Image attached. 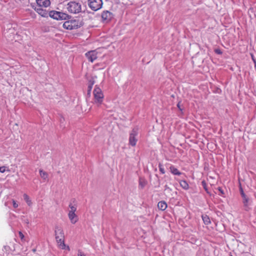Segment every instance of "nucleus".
Returning <instances> with one entry per match:
<instances>
[{"instance_id": "5701e85b", "label": "nucleus", "mask_w": 256, "mask_h": 256, "mask_svg": "<svg viewBox=\"0 0 256 256\" xmlns=\"http://www.w3.org/2000/svg\"><path fill=\"white\" fill-rule=\"evenodd\" d=\"M8 31L10 32V34H13L14 32V30L13 28H8V30H4V34L6 38L8 37Z\"/></svg>"}, {"instance_id": "bb28decb", "label": "nucleus", "mask_w": 256, "mask_h": 256, "mask_svg": "<svg viewBox=\"0 0 256 256\" xmlns=\"http://www.w3.org/2000/svg\"><path fill=\"white\" fill-rule=\"evenodd\" d=\"M202 186L204 188V190L208 193V192L207 186H206V182L204 180L202 181Z\"/></svg>"}, {"instance_id": "1a4fd4ad", "label": "nucleus", "mask_w": 256, "mask_h": 256, "mask_svg": "<svg viewBox=\"0 0 256 256\" xmlns=\"http://www.w3.org/2000/svg\"><path fill=\"white\" fill-rule=\"evenodd\" d=\"M68 217L72 224H76L78 220V216L76 213H68Z\"/></svg>"}, {"instance_id": "7ed1b4c3", "label": "nucleus", "mask_w": 256, "mask_h": 256, "mask_svg": "<svg viewBox=\"0 0 256 256\" xmlns=\"http://www.w3.org/2000/svg\"><path fill=\"white\" fill-rule=\"evenodd\" d=\"M93 94L94 102L96 104H100L102 102L104 98V94L101 89L96 86L94 90Z\"/></svg>"}, {"instance_id": "ddd939ff", "label": "nucleus", "mask_w": 256, "mask_h": 256, "mask_svg": "<svg viewBox=\"0 0 256 256\" xmlns=\"http://www.w3.org/2000/svg\"><path fill=\"white\" fill-rule=\"evenodd\" d=\"M60 14H61V12H56V11H51L49 12V16L54 19H56L57 20H58V18H60Z\"/></svg>"}, {"instance_id": "f704fd0d", "label": "nucleus", "mask_w": 256, "mask_h": 256, "mask_svg": "<svg viewBox=\"0 0 256 256\" xmlns=\"http://www.w3.org/2000/svg\"><path fill=\"white\" fill-rule=\"evenodd\" d=\"M177 107L178 108V109L180 111L182 110V109L180 108V102L177 104Z\"/></svg>"}, {"instance_id": "4be33fe9", "label": "nucleus", "mask_w": 256, "mask_h": 256, "mask_svg": "<svg viewBox=\"0 0 256 256\" xmlns=\"http://www.w3.org/2000/svg\"><path fill=\"white\" fill-rule=\"evenodd\" d=\"M110 16V13L108 12H104L102 14V19L106 20H108Z\"/></svg>"}, {"instance_id": "473e14b6", "label": "nucleus", "mask_w": 256, "mask_h": 256, "mask_svg": "<svg viewBox=\"0 0 256 256\" xmlns=\"http://www.w3.org/2000/svg\"><path fill=\"white\" fill-rule=\"evenodd\" d=\"M214 52L216 54H222V52L221 51V50L220 49H218V48L215 49L214 50Z\"/></svg>"}, {"instance_id": "7c9ffc66", "label": "nucleus", "mask_w": 256, "mask_h": 256, "mask_svg": "<svg viewBox=\"0 0 256 256\" xmlns=\"http://www.w3.org/2000/svg\"><path fill=\"white\" fill-rule=\"evenodd\" d=\"M218 190L220 192V195L222 196H223V195L224 194V190L222 189V188H220V187H218Z\"/></svg>"}, {"instance_id": "f03ea898", "label": "nucleus", "mask_w": 256, "mask_h": 256, "mask_svg": "<svg viewBox=\"0 0 256 256\" xmlns=\"http://www.w3.org/2000/svg\"><path fill=\"white\" fill-rule=\"evenodd\" d=\"M66 8L72 14H78L82 10V6L76 2H70L67 4Z\"/></svg>"}, {"instance_id": "9d476101", "label": "nucleus", "mask_w": 256, "mask_h": 256, "mask_svg": "<svg viewBox=\"0 0 256 256\" xmlns=\"http://www.w3.org/2000/svg\"><path fill=\"white\" fill-rule=\"evenodd\" d=\"M38 6L48 7L50 4V0H36Z\"/></svg>"}, {"instance_id": "c9c22d12", "label": "nucleus", "mask_w": 256, "mask_h": 256, "mask_svg": "<svg viewBox=\"0 0 256 256\" xmlns=\"http://www.w3.org/2000/svg\"><path fill=\"white\" fill-rule=\"evenodd\" d=\"M252 59L254 62L255 64V67H256V60L252 56Z\"/></svg>"}, {"instance_id": "cd10ccee", "label": "nucleus", "mask_w": 256, "mask_h": 256, "mask_svg": "<svg viewBox=\"0 0 256 256\" xmlns=\"http://www.w3.org/2000/svg\"><path fill=\"white\" fill-rule=\"evenodd\" d=\"M12 203L14 208H17L18 206V203H17L15 200H12Z\"/></svg>"}, {"instance_id": "c756f323", "label": "nucleus", "mask_w": 256, "mask_h": 256, "mask_svg": "<svg viewBox=\"0 0 256 256\" xmlns=\"http://www.w3.org/2000/svg\"><path fill=\"white\" fill-rule=\"evenodd\" d=\"M18 234H19V236H20L21 240L22 241H24V234L22 233V232H19Z\"/></svg>"}, {"instance_id": "423d86ee", "label": "nucleus", "mask_w": 256, "mask_h": 256, "mask_svg": "<svg viewBox=\"0 0 256 256\" xmlns=\"http://www.w3.org/2000/svg\"><path fill=\"white\" fill-rule=\"evenodd\" d=\"M98 50H91L86 53V56L90 62H92L97 58L98 53Z\"/></svg>"}, {"instance_id": "412c9836", "label": "nucleus", "mask_w": 256, "mask_h": 256, "mask_svg": "<svg viewBox=\"0 0 256 256\" xmlns=\"http://www.w3.org/2000/svg\"><path fill=\"white\" fill-rule=\"evenodd\" d=\"M24 198L28 205L30 206L32 204V202L28 196L26 194H24Z\"/></svg>"}, {"instance_id": "f8f14e48", "label": "nucleus", "mask_w": 256, "mask_h": 256, "mask_svg": "<svg viewBox=\"0 0 256 256\" xmlns=\"http://www.w3.org/2000/svg\"><path fill=\"white\" fill-rule=\"evenodd\" d=\"M96 76H92V78L89 80L88 81V94H90V91L92 89V86L95 83V78H96Z\"/></svg>"}, {"instance_id": "9b49d317", "label": "nucleus", "mask_w": 256, "mask_h": 256, "mask_svg": "<svg viewBox=\"0 0 256 256\" xmlns=\"http://www.w3.org/2000/svg\"><path fill=\"white\" fill-rule=\"evenodd\" d=\"M69 210L68 211V213H76V212L77 209V205L76 203L70 202L68 206Z\"/></svg>"}, {"instance_id": "2eb2a0df", "label": "nucleus", "mask_w": 256, "mask_h": 256, "mask_svg": "<svg viewBox=\"0 0 256 256\" xmlns=\"http://www.w3.org/2000/svg\"><path fill=\"white\" fill-rule=\"evenodd\" d=\"M167 204L165 201L162 200L158 202V208L161 210H164L167 208Z\"/></svg>"}, {"instance_id": "a211bd4d", "label": "nucleus", "mask_w": 256, "mask_h": 256, "mask_svg": "<svg viewBox=\"0 0 256 256\" xmlns=\"http://www.w3.org/2000/svg\"><path fill=\"white\" fill-rule=\"evenodd\" d=\"M180 186L185 190H187L189 188V185L186 181L182 180L180 182Z\"/></svg>"}, {"instance_id": "20e7f679", "label": "nucleus", "mask_w": 256, "mask_h": 256, "mask_svg": "<svg viewBox=\"0 0 256 256\" xmlns=\"http://www.w3.org/2000/svg\"><path fill=\"white\" fill-rule=\"evenodd\" d=\"M138 134V128L137 127L134 128L130 134L129 137V144L132 146L136 145L138 139L136 136Z\"/></svg>"}, {"instance_id": "39448f33", "label": "nucleus", "mask_w": 256, "mask_h": 256, "mask_svg": "<svg viewBox=\"0 0 256 256\" xmlns=\"http://www.w3.org/2000/svg\"><path fill=\"white\" fill-rule=\"evenodd\" d=\"M102 0H88L89 6L94 11L100 9L102 8Z\"/></svg>"}, {"instance_id": "4468645a", "label": "nucleus", "mask_w": 256, "mask_h": 256, "mask_svg": "<svg viewBox=\"0 0 256 256\" xmlns=\"http://www.w3.org/2000/svg\"><path fill=\"white\" fill-rule=\"evenodd\" d=\"M170 170L174 175L180 176L182 173L174 166L171 165L170 167Z\"/></svg>"}, {"instance_id": "72a5a7b5", "label": "nucleus", "mask_w": 256, "mask_h": 256, "mask_svg": "<svg viewBox=\"0 0 256 256\" xmlns=\"http://www.w3.org/2000/svg\"><path fill=\"white\" fill-rule=\"evenodd\" d=\"M6 168L5 166H0V172H4L6 171Z\"/></svg>"}, {"instance_id": "c85d7f7f", "label": "nucleus", "mask_w": 256, "mask_h": 256, "mask_svg": "<svg viewBox=\"0 0 256 256\" xmlns=\"http://www.w3.org/2000/svg\"><path fill=\"white\" fill-rule=\"evenodd\" d=\"M240 194H241V196L242 198L246 196V194H244V192L243 190V189L242 188L241 186L240 188Z\"/></svg>"}, {"instance_id": "6e6552de", "label": "nucleus", "mask_w": 256, "mask_h": 256, "mask_svg": "<svg viewBox=\"0 0 256 256\" xmlns=\"http://www.w3.org/2000/svg\"><path fill=\"white\" fill-rule=\"evenodd\" d=\"M34 10L36 11L40 16L42 17L46 18L49 15L48 12L46 10L42 8V6H36Z\"/></svg>"}, {"instance_id": "a878e982", "label": "nucleus", "mask_w": 256, "mask_h": 256, "mask_svg": "<svg viewBox=\"0 0 256 256\" xmlns=\"http://www.w3.org/2000/svg\"><path fill=\"white\" fill-rule=\"evenodd\" d=\"M158 168L160 172L162 174H164L165 173V170L163 166V165L161 163L158 164Z\"/></svg>"}, {"instance_id": "0eeeda50", "label": "nucleus", "mask_w": 256, "mask_h": 256, "mask_svg": "<svg viewBox=\"0 0 256 256\" xmlns=\"http://www.w3.org/2000/svg\"><path fill=\"white\" fill-rule=\"evenodd\" d=\"M56 239L64 238V233L62 228L59 226H56L54 228Z\"/></svg>"}, {"instance_id": "6ab92c4d", "label": "nucleus", "mask_w": 256, "mask_h": 256, "mask_svg": "<svg viewBox=\"0 0 256 256\" xmlns=\"http://www.w3.org/2000/svg\"><path fill=\"white\" fill-rule=\"evenodd\" d=\"M202 218L205 224L208 225L210 224V218L207 215H202Z\"/></svg>"}, {"instance_id": "b1692460", "label": "nucleus", "mask_w": 256, "mask_h": 256, "mask_svg": "<svg viewBox=\"0 0 256 256\" xmlns=\"http://www.w3.org/2000/svg\"><path fill=\"white\" fill-rule=\"evenodd\" d=\"M61 14H60V16H58V17H60L58 20H66L68 18V15L66 14L61 12Z\"/></svg>"}, {"instance_id": "4c0bfd02", "label": "nucleus", "mask_w": 256, "mask_h": 256, "mask_svg": "<svg viewBox=\"0 0 256 256\" xmlns=\"http://www.w3.org/2000/svg\"><path fill=\"white\" fill-rule=\"evenodd\" d=\"M36 251V249H33V250H32V252H35Z\"/></svg>"}, {"instance_id": "58836bf2", "label": "nucleus", "mask_w": 256, "mask_h": 256, "mask_svg": "<svg viewBox=\"0 0 256 256\" xmlns=\"http://www.w3.org/2000/svg\"><path fill=\"white\" fill-rule=\"evenodd\" d=\"M230 256H232V255H230Z\"/></svg>"}, {"instance_id": "f257e3e1", "label": "nucleus", "mask_w": 256, "mask_h": 256, "mask_svg": "<svg viewBox=\"0 0 256 256\" xmlns=\"http://www.w3.org/2000/svg\"><path fill=\"white\" fill-rule=\"evenodd\" d=\"M82 25L81 20L76 19L65 22L63 24V27L66 30H74L80 28Z\"/></svg>"}, {"instance_id": "dca6fc26", "label": "nucleus", "mask_w": 256, "mask_h": 256, "mask_svg": "<svg viewBox=\"0 0 256 256\" xmlns=\"http://www.w3.org/2000/svg\"><path fill=\"white\" fill-rule=\"evenodd\" d=\"M248 202H249V198L247 196L242 197V202L244 204V210L246 211H248L250 209V208L248 207Z\"/></svg>"}, {"instance_id": "2f4dec72", "label": "nucleus", "mask_w": 256, "mask_h": 256, "mask_svg": "<svg viewBox=\"0 0 256 256\" xmlns=\"http://www.w3.org/2000/svg\"><path fill=\"white\" fill-rule=\"evenodd\" d=\"M78 256H85L84 254L80 250H78Z\"/></svg>"}, {"instance_id": "393cba45", "label": "nucleus", "mask_w": 256, "mask_h": 256, "mask_svg": "<svg viewBox=\"0 0 256 256\" xmlns=\"http://www.w3.org/2000/svg\"><path fill=\"white\" fill-rule=\"evenodd\" d=\"M146 182L144 180H142L141 178L140 179L139 181V186L142 188H143L146 185Z\"/></svg>"}, {"instance_id": "aec40b11", "label": "nucleus", "mask_w": 256, "mask_h": 256, "mask_svg": "<svg viewBox=\"0 0 256 256\" xmlns=\"http://www.w3.org/2000/svg\"><path fill=\"white\" fill-rule=\"evenodd\" d=\"M40 177L44 180H46L48 178V174L46 172L43 171L42 170H40Z\"/></svg>"}, {"instance_id": "e433bc0d", "label": "nucleus", "mask_w": 256, "mask_h": 256, "mask_svg": "<svg viewBox=\"0 0 256 256\" xmlns=\"http://www.w3.org/2000/svg\"><path fill=\"white\" fill-rule=\"evenodd\" d=\"M65 249H66V250H70V247H69L68 246H66V248H65Z\"/></svg>"}, {"instance_id": "f3484780", "label": "nucleus", "mask_w": 256, "mask_h": 256, "mask_svg": "<svg viewBox=\"0 0 256 256\" xmlns=\"http://www.w3.org/2000/svg\"><path fill=\"white\" fill-rule=\"evenodd\" d=\"M56 240L57 242V243L58 245V246L62 249V250H64L66 248V244H64V238H58V239H56Z\"/></svg>"}]
</instances>
